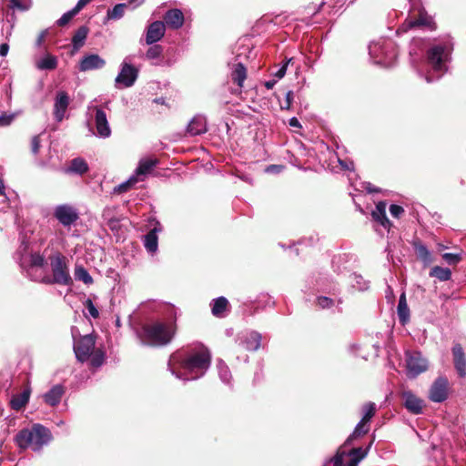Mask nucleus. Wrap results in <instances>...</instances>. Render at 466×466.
Here are the masks:
<instances>
[{"instance_id":"obj_1","label":"nucleus","mask_w":466,"mask_h":466,"mask_svg":"<svg viewBox=\"0 0 466 466\" xmlns=\"http://www.w3.org/2000/svg\"><path fill=\"white\" fill-rule=\"evenodd\" d=\"M211 354L207 348L171 356L168 368L171 373L182 380H195L205 375L210 366Z\"/></svg>"},{"instance_id":"obj_2","label":"nucleus","mask_w":466,"mask_h":466,"mask_svg":"<svg viewBox=\"0 0 466 466\" xmlns=\"http://www.w3.org/2000/svg\"><path fill=\"white\" fill-rule=\"evenodd\" d=\"M453 49V43L451 39L432 43L427 49V56L422 65L424 76L420 77L427 83H433L441 79L449 71Z\"/></svg>"},{"instance_id":"obj_3","label":"nucleus","mask_w":466,"mask_h":466,"mask_svg":"<svg viewBox=\"0 0 466 466\" xmlns=\"http://www.w3.org/2000/svg\"><path fill=\"white\" fill-rule=\"evenodd\" d=\"M170 311L171 314L174 315L173 323L155 321L142 326L139 333V339L142 345L162 347L170 343L175 334L177 309L172 307Z\"/></svg>"},{"instance_id":"obj_4","label":"nucleus","mask_w":466,"mask_h":466,"mask_svg":"<svg viewBox=\"0 0 466 466\" xmlns=\"http://www.w3.org/2000/svg\"><path fill=\"white\" fill-rule=\"evenodd\" d=\"M49 261L52 274L43 275L37 269L32 276V281L46 285L73 286L74 281L70 275L67 258L60 252H56L49 256Z\"/></svg>"},{"instance_id":"obj_5","label":"nucleus","mask_w":466,"mask_h":466,"mask_svg":"<svg viewBox=\"0 0 466 466\" xmlns=\"http://www.w3.org/2000/svg\"><path fill=\"white\" fill-rule=\"evenodd\" d=\"M20 244L14 253V259L19 265L22 273L32 280L37 268H43L46 265V259L43 254L35 251L27 237L19 238Z\"/></svg>"},{"instance_id":"obj_6","label":"nucleus","mask_w":466,"mask_h":466,"mask_svg":"<svg viewBox=\"0 0 466 466\" xmlns=\"http://www.w3.org/2000/svg\"><path fill=\"white\" fill-rule=\"evenodd\" d=\"M52 441L51 431L40 423L21 430L15 436V442L20 449H31L34 452H41Z\"/></svg>"},{"instance_id":"obj_7","label":"nucleus","mask_w":466,"mask_h":466,"mask_svg":"<svg viewBox=\"0 0 466 466\" xmlns=\"http://www.w3.org/2000/svg\"><path fill=\"white\" fill-rule=\"evenodd\" d=\"M369 55L372 62L383 67L394 66L398 49L393 40L390 38H380L369 45Z\"/></svg>"},{"instance_id":"obj_8","label":"nucleus","mask_w":466,"mask_h":466,"mask_svg":"<svg viewBox=\"0 0 466 466\" xmlns=\"http://www.w3.org/2000/svg\"><path fill=\"white\" fill-rule=\"evenodd\" d=\"M431 42L421 37H413L409 46L410 63L419 76H424L423 62L427 56V49Z\"/></svg>"},{"instance_id":"obj_9","label":"nucleus","mask_w":466,"mask_h":466,"mask_svg":"<svg viewBox=\"0 0 466 466\" xmlns=\"http://www.w3.org/2000/svg\"><path fill=\"white\" fill-rule=\"evenodd\" d=\"M322 291L327 295L317 296L316 305L320 309H331L335 307L338 313H342L343 299L340 296L341 291L339 285L332 283L329 288L323 289Z\"/></svg>"},{"instance_id":"obj_10","label":"nucleus","mask_w":466,"mask_h":466,"mask_svg":"<svg viewBox=\"0 0 466 466\" xmlns=\"http://www.w3.org/2000/svg\"><path fill=\"white\" fill-rule=\"evenodd\" d=\"M127 60L128 57L123 60L120 71L115 79V86L118 89L132 86L138 77V69Z\"/></svg>"},{"instance_id":"obj_11","label":"nucleus","mask_w":466,"mask_h":466,"mask_svg":"<svg viewBox=\"0 0 466 466\" xmlns=\"http://www.w3.org/2000/svg\"><path fill=\"white\" fill-rule=\"evenodd\" d=\"M96 345V337L92 334H87L78 338L77 341L74 342V352L76 358L80 362H86L89 360Z\"/></svg>"},{"instance_id":"obj_12","label":"nucleus","mask_w":466,"mask_h":466,"mask_svg":"<svg viewBox=\"0 0 466 466\" xmlns=\"http://www.w3.org/2000/svg\"><path fill=\"white\" fill-rule=\"evenodd\" d=\"M262 335L257 330H246L236 337V343L248 351H257L261 347Z\"/></svg>"},{"instance_id":"obj_13","label":"nucleus","mask_w":466,"mask_h":466,"mask_svg":"<svg viewBox=\"0 0 466 466\" xmlns=\"http://www.w3.org/2000/svg\"><path fill=\"white\" fill-rule=\"evenodd\" d=\"M406 364L408 370V376L410 378H416L420 373L428 369V361L424 359L420 352H407Z\"/></svg>"},{"instance_id":"obj_14","label":"nucleus","mask_w":466,"mask_h":466,"mask_svg":"<svg viewBox=\"0 0 466 466\" xmlns=\"http://www.w3.org/2000/svg\"><path fill=\"white\" fill-rule=\"evenodd\" d=\"M54 217L64 227L74 225L79 218L76 208L68 204L58 205L55 208Z\"/></svg>"},{"instance_id":"obj_15","label":"nucleus","mask_w":466,"mask_h":466,"mask_svg":"<svg viewBox=\"0 0 466 466\" xmlns=\"http://www.w3.org/2000/svg\"><path fill=\"white\" fill-rule=\"evenodd\" d=\"M449 380L444 376H439L429 390V399L436 403H441L448 398Z\"/></svg>"},{"instance_id":"obj_16","label":"nucleus","mask_w":466,"mask_h":466,"mask_svg":"<svg viewBox=\"0 0 466 466\" xmlns=\"http://www.w3.org/2000/svg\"><path fill=\"white\" fill-rule=\"evenodd\" d=\"M95 125L96 136L101 138H107L111 136V128L106 112L99 106H95Z\"/></svg>"},{"instance_id":"obj_17","label":"nucleus","mask_w":466,"mask_h":466,"mask_svg":"<svg viewBox=\"0 0 466 466\" xmlns=\"http://www.w3.org/2000/svg\"><path fill=\"white\" fill-rule=\"evenodd\" d=\"M162 22L165 24V27L177 30L183 26L185 16L180 9L171 8L165 13Z\"/></svg>"},{"instance_id":"obj_18","label":"nucleus","mask_w":466,"mask_h":466,"mask_svg":"<svg viewBox=\"0 0 466 466\" xmlns=\"http://www.w3.org/2000/svg\"><path fill=\"white\" fill-rule=\"evenodd\" d=\"M106 61L97 54L84 56L79 61L78 69L81 72L101 69L105 66Z\"/></svg>"},{"instance_id":"obj_19","label":"nucleus","mask_w":466,"mask_h":466,"mask_svg":"<svg viewBox=\"0 0 466 466\" xmlns=\"http://www.w3.org/2000/svg\"><path fill=\"white\" fill-rule=\"evenodd\" d=\"M454 369L460 378L466 376V356L462 346L460 343H454L451 349Z\"/></svg>"},{"instance_id":"obj_20","label":"nucleus","mask_w":466,"mask_h":466,"mask_svg":"<svg viewBox=\"0 0 466 466\" xmlns=\"http://www.w3.org/2000/svg\"><path fill=\"white\" fill-rule=\"evenodd\" d=\"M166 27L162 21H154L147 27L146 31L145 41L147 45H153L162 39L165 35Z\"/></svg>"},{"instance_id":"obj_21","label":"nucleus","mask_w":466,"mask_h":466,"mask_svg":"<svg viewBox=\"0 0 466 466\" xmlns=\"http://www.w3.org/2000/svg\"><path fill=\"white\" fill-rule=\"evenodd\" d=\"M417 27V26H424L429 28L431 31L436 29V24L433 21L432 17L428 15L424 9L420 10L418 18H410V20H406L402 27Z\"/></svg>"},{"instance_id":"obj_22","label":"nucleus","mask_w":466,"mask_h":466,"mask_svg":"<svg viewBox=\"0 0 466 466\" xmlns=\"http://www.w3.org/2000/svg\"><path fill=\"white\" fill-rule=\"evenodd\" d=\"M69 96L66 92L60 91L56 94L54 105V116L56 121L61 122L63 120L69 105Z\"/></svg>"},{"instance_id":"obj_23","label":"nucleus","mask_w":466,"mask_h":466,"mask_svg":"<svg viewBox=\"0 0 466 466\" xmlns=\"http://www.w3.org/2000/svg\"><path fill=\"white\" fill-rule=\"evenodd\" d=\"M387 202L384 200L379 201L376 204L375 209L371 212L373 220L378 222L383 228L390 230L392 223L390 221L386 215Z\"/></svg>"},{"instance_id":"obj_24","label":"nucleus","mask_w":466,"mask_h":466,"mask_svg":"<svg viewBox=\"0 0 466 466\" xmlns=\"http://www.w3.org/2000/svg\"><path fill=\"white\" fill-rule=\"evenodd\" d=\"M64 394L65 387L61 384H56L43 395V400L46 405L55 407L59 404Z\"/></svg>"},{"instance_id":"obj_25","label":"nucleus","mask_w":466,"mask_h":466,"mask_svg":"<svg viewBox=\"0 0 466 466\" xmlns=\"http://www.w3.org/2000/svg\"><path fill=\"white\" fill-rule=\"evenodd\" d=\"M208 130L207 120L201 115L195 116L187 127V133L192 137L199 136L206 133Z\"/></svg>"},{"instance_id":"obj_26","label":"nucleus","mask_w":466,"mask_h":466,"mask_svg":"<svg viewBox=\"0 0 466 466\" xmlns=\"http://www.w3.org/2000/svg\"><path fill=\"white\" fill-rule=\"evenodd\" d=\"M158 164L157 159H141L134 171L133 176L137 181H144L145 177Z\"/></svg>"},{"instance_id":"obj_27","label":"nucleus","mask_w":466,"mask_h":466,"mask_svg":"<svg viewBox=\"0 0 466 466\" xmlns=\"http://www.w3.org/2000/svg\"><path fill=\"white\" fill-rule=\"evenodd\" d=\"M63 170L64 173L68 175L83 176L89 170V167L86 161L84 158L76 157L73 158L70 161L69 166L65 167Z\"/></svg>"},{"instance_id":"obj_28","label":"nucleus","mask_w":466,"mask_h":466,"mask_svg":"<svg viewBox=\"0 0 466 466\" xmlns=\"http://www.w3.org/2000/svg\"><path fill=\"white\" fill-rule=\"evenodd\" d=\"M375 411L376 410H366L364 416L362 417L360 421L356 425L353 433L351 434L348 441H350L351 438H358L360 436H362L369 431V422L375 415Z\"/></svg>"},{"instance_id":"obj_29","label":"nucleus","mask_w":466,"mask_h":466,"mask_svg":"<svg viewBox=\"0 0 466 466\" xmlns=\"http://www.w3.org/2000/svg\"><path fill=\"white\" fill-rule=\"evenodd\" d=\"M30 395V387H25L22 391L13 394L9 400L10 408H24L28 403Z\"/></svg>"},{"instance_id":"obj_30","label":"nucleus","mask_w":466,"mask_h":466,"mask_svg":"<svg viewBox=\"0 0 466 466\" xmlns=\"http://www.w3.org/2000/svg\"><path fill=\"white\" fill-rule=\"evenodd\" d=\"M159 230L160 228L155 227L144 236V247L146 250L150 254H154L158 248L157 232Z\"/></svg>"},{"instance_id":"obj_31","label":"nucleus","mask_w":466,"mask_h":466,"mask_svg":"<svg viewBox=\"0 0 466 466\" xmlns=\"http://www.w3.org/2000/svg\"><path fill=\"white\" fill-rule=\"evenodd\" d=\"M397 314L401 325H406L410 321V309L407 304L405 292H402L399 298Z\"/></svg>"},{"instance_id":"obj_32","label":"nucleus","mask_w":466,"mask_h":466,"mask_svg":"<svg viewBox=\"0 0 466 466\" xmlns=\"http://www.w3.org/2000/svg\"><path fill=\"white\" fill-rule=\"evenodd\" d=\"M228 306L227 298L220 296L213 299L210 302L211 312L215 317L221 318L224 316L225 311Z\"/></svg>"},{"instance_id":"obj_33","label":"nucleus","mask_w":466,"mask_h":466,"mask_svg":"<svg viewBox=\"0 0 466 466\" xmlns=\"http://www.w3.org/2000/svg\"><path fill=\"white\" fill-rule=\"evenodd\" d=\"M89 28L86 25H81L72 37V46L75 51L79 50L86 42Z\"/></svg>"},{"instance_id":"obj_34","label":"nucleus","mask_w":466,"mask_h":466,"mask_svg":"<svg viewBox=\"0 0 466 466\" xmlns=\"http://www.w3.org/2000/svg\"><path fill=\"white\" fill-rule=\"evenodd\" d=\"M74 277L76 280L82 281L86 285H91L94 282L92 276L82 265H76Z\"/></svg>"},{"instance_id":"obj_35","label":"nucleus","mask_w":466,"mask_h":466,"mask_svg":"<svg viewBox=\"0 0 466 466\" xmlns=\"http://www.w3.org/2000/svg\"><path fill=\"white\" fill-rule=\"evenodd\" d=\"M246 77V67L242 63H238L231 73V78L233 82L236 83L238 86H242Z\"/></svg>"},{"instance_id":"obj_36","label":"nucleus","mask_w":466,"mask_h":466,"mask_svg":"<svg viewBox=\"0 0 466 466\" xmlns=\"http://www.w3.org/2000/svg\"><path fill=\"white\" fill-rule=\"evenodd\" d=\"M217 368L221 381L226 385H231L232 375L228 365L222 360H218Z\"/></svg>"},{"instance_id":"obj_37","label":"nucleus","mask_w":466,"mask_h":466,"mask_svg":"<svg viewBox=\"0 0 466 466\" xmlns=\"http://www.w3.org/2000/svg\"><path fill=\"white\" fill-rule=\"evenodd\" d=\"M57 66V58L52 55H46L36 63L40 70H54Z\"/></svg>"},{"instance_id":"obj_38","label":"nucleus","mask_w":466,"mask_h":466,"mask_svg":"<svg viewBox=\"0 0 466 466\" xmlns=\"http://www.w3.org/2000/svg\"><path fill=\"white\" fill-rule=\"evenodd\" d=\"M402 398L404 400V408H423V400L410 391H404Z\"/></svg>"},{"instance_id":"obj_39","label":"nucleus","mask_w":466,"mask_h":466,"mask_svg":"<svg viewBox=\"0 0 466 466\" xmlns=\"http://www.w3.org/2000/svg\"><path fill=\"white\" fill-rule=\"evenodd\" d=\"M127 4L120 3L116 4L113 6V8H110L106 12V17L109 20H118L124 16L125 10L127 8Z\"/></svg>"},{"instance_id":"obj_40","label":"nucleus","mask_w":466,"mask_h":466,"mask_svg":"<svg viewBox=\"0 0 466 466\" xmlns=\"http://www.w3.org/2000/svg\"><path fill=\"white\" fill-rule=\"evenodd\" d=\"M137 182H138L137 179L133 175H131L128 179H127L126 181L116 186L112 190V194H122V193L127 192Z\"/></svg>"},{"instance_id":"obj_41","label":"nucleus","mask_w":466,"mask_h":466,"mask_svg":"<svg viewBox=\"0 0 466 466\" xmlns=\"http://www.w3.org/2000/svg\"><path fill=\"white\" fill-rule=\"evenodd\" d=\"M413 248L415 249L417 257L424 262H430L431 259V254L428 248L420 243V241L413 243Z\"/></svg>"},{"instance_id":"obj_42","label":"nucleus","mask_w":466,"mask_h":466,"mask_svg":"<svg viewBox=\"0 0 466 466\" xmlns=\"http://www.w3.org/2000/svg\"><path fill=\"white\" fill-rule=\"evenodd\" d=\"M430 275L437 278L441 281H446L451 278V271L448 268L435 266L431 269Z\"/></svg>"},{"instance_id":"obj_43","label":"nucleus","mask_w":466,"mask_h":466,"mask_svg":"<svg viewBox=\"0 0 466 466\" xmlns=\"http://www.w3.org/2000/svg\"><path fill=\"white\" fill-rule=\"evenodd\" d=\"M350 278L352 287L357 289L358 290L365 291L370 288V282L368 280H365L361 275L352 273L350 275Z\"/></svg>"},{"instance_id":"obj_44","label":"nucleus","mask_w":466,"mask_h":466,"mask_svg":"<svg viewBox=\"0 0 466 466\" xmlns=\"http://www.w3.org/2000/svg\"><path fill=\"white\" fill-rule=\"evenodd\" d=\"M33 5L32 0H9V7L20 12L28 11Z\"/></svg>"},{"instance_id":"obj_45","label":"nucleus","mask_w":466,"mask_h":466,"mask_svg":"<svg viewBox=\"0 0 466 466\" xmlns=\"http://www.w3.org/2000/svg\"><path fill=\"white\" fill-rule=\"evenodd\" d=\"M106 354L104 350L97 349L95 351L91 353V356L89 358L90 360V365L93 368H99L103 365L105 361Z\"/></svg>"},{"instance_id":"obj_46","label":"nucleus","mask_w":466,"mask_h":466,"mask_svg":"<svg viewBox=\"0 0 466 466\" xmlns=\"http://www.w3.org/2000/svg\"><path fill=\"white\" fill-rule=\"evenodd\" d=\"M151 46L146 52V58L154 60L159 58L163 53V47L160 45H150Z\"/></svg>"},{"instance_id":"obj_47","label":"nucleus","mask_w":466,"mask_h":466,"mask_svg":"<svg viewBox=\"0 0 466 466\" xmlns=\"http://www.w3.org/2000/svg\"><path fill=\"white\" fill-rule=\"evenodd\" d=\"M327 5V2L325 0H323L320 4L319 5H314V4H310L309 5H307L305 7V14L309 16V17H312L314 16L315 15H317L322 8L323 6Z\"/></svg>"},{"instance_id":"obj_48","label":"nucleus","mask_w":466,"mask_h":466,"mask_svg":"<svg viewBox=\"0 0 466 466\" xmlns=\"http://www.w3.org/2000/svg\"><path fill=\"white\" fill-rule=\"evenodd\" d=\"M0 196L3 198V202H11L13 198H16L17 195L15 191L5 192L4 181L0 178Z\"/></svg>"},{"instance_id":"obj_49","label":"nucleus","mask_w":466,"mask_h":466,"mask_svg":"<svg viewBox=\"0 0 466 466\" xmlns=\"http://www.w3.org/2000/svg\"><path fill=\"white\" fill-rule=\"evenodd\" d=\"M84 305L90 317H92L93 319H97L99 317V311L90 298L86 299Z\"/></svg>"},{"instance_id":"obj_50","label":"nucleus","mask_w":466,"mask_h":466,"mask_svg":"<svg viewBox=\"0 0 466 466\" xmlns=\"http://www.w3.org/2000/svg\"><path fill=\"white\" fill-rule=\"evenodd\" d=\"M165 62L164 64L167 66H172L176 63L177 56V49L174 47H169L167 49L165 54Z\"/></svg>"},{"instance_id":"obj_51","label":"nucleus","mask_w":466,"mask_h":466,"mask_svg":"<svg viewBox=\"0 0 466 466\" xmlns=\"http://www.w3.org/2000/svg\"><path fill=\"white\" fill-rule=\"evenodd\" d=\"M76 15L77 13L72 8L71 10L62 15V16L56 21V25L58 26H64L68 24L69 21Z\"/></svg>"},{"instance_id":"obj_52","label":"nucleus","mask_w":466,"mask_h":466,"mask_svg":"<svg viewBox=\"0 0 466 466\" xmlns=\"http://www.w3.org/2000/svg\"><path fill=\"white\" fill-rule=\"evenodd\" d=\"M442 258L449 265H456L461 260L462 257L461 253H444L442 254Z\"/></svg>"},{"instance_id":"obj_53","label":"nucleus","mask_w":466,"mask_h":466,"mask_svg":"<svg viewBox=\"0 0 466 466\" xmlns=\"http://www.w3.org/2000/svg\"><path fill=\"white\" fill-rule=\"evenodd\" d=\"M368 454L367 450L362 449L361 447L352 449L348 455L353 459H359L360 461H362Z\"/></svg>"},{"instance_id":"obj_54","label":"nucleus","mask_w":466,"mask_h":466,"mask_svg":"<svg viewBox=\"0 0 466 466\" xmlns=\"http://www.w3.org/2000/svg\"><path fill=\"white\" fill-rule=\"evenodd\" d=\"M293 99H294V93L292 90H289L285 95V101L280 104V108L282 110H289L291 107Z\"/></svg>"},{"instance_id":"obj_55","label":"nucleus","mask_w":466,"mask_h":466,"mask_svg":"<svg viewBox=\"0 0 466 466\" xmlns=\"http://www.w3.org/2000/svg\"><path fill=\"white\" fill-rule=\"evenodd\" d=\"M345 455V451H338L336 455L329 461V463H332L333 466H343V458Z\"/></svg>"},{"instance_id":"obj_56","label":"nucleus","mask_w":466,"mask_h":466,"mask_svg":"<svg viewBox=\"0 0 466 466\" xmlns=\"http://www.w3.org/2000/svg\"><path fill=\"white\" fill-rule=\"evenodd\" d=\"M15 118V114H4L0 116V127H8Z\"/></svg>"},{"instance_id":"obj_57","label":"nucleus","mask_w":466,"mask_h":466,"mask_svg":"<svg viewBox=\"0 0 466 466\" xmlns=\"http://www.w3.org/2000/svg\"><path fill=\"white\" fill-rule=\"evenodd\" d=\"M390 212L393 218H399L404 213V208L400 205L391 204L390 206Z\"/></svg>"},{"instance_id":"obj_58","label":"nucleus","mask_w":466,"mask_h":466,"mask_svg":"<svg viewBox=\"0 0 466 466\" xmlns=\"http://www.w3.org/2000/svg\"><path fill=\"white\" fill-rule=\"evenodd\" d=\"M106 225L112 230V231H118L120 228V220L114 217L113 218H110L107 222H106Z\"/></svg>"},{"instance_id":"obj_59","label":"nucleus","mask_w":466,"mask_h":466,"mask_svg":"<svg viewBox=\"0 0 466 466\" xmlns=\"http://www.w3.org/2000/svg\"><path fill=\"white\" fill-rule=\"evenodd\" d=\"M40 148V139L38 136L33 137L31 140V151L34 155H37Z\"/></svg>"},{"instance_id":"obj_60","label":"nucleus","mask_w":466,"mask_h":466,"mask_svg":"<svg viewBox=\"0 0 466 466\" xmlns=\"http://www.w3.org/2000/svg\"><path fill=\"white\" fill-rule=\"evenodd\" d=\"M284 170V166L282 165H269L266 167L265 171L267 173L271 174H279Z\"/></svg>"},{"instance_id":"obj_61","label":"nucleus","mask_w":466,"mask_h":466,"mask_svg":"<svg viewBox=\"0 0 466 466\" xmlns=\"http://www.w3.org/2000/svg\"><path fill=\"white\" fill-rule=\"evenodd\" d=\"M114 209L111 208H105L102 212V218L105 222H107L110 218H113L114 216Z\"/></svg>"},{"instance_id":"obj_62","label":"nucleus","mask_w":466,"mask_h":466,"mask_svg":"<svg viewBox=\"0 0 466 466\" xmlns=\"http://www.w3.org/2000/svg\"><path fill=\"white\" fill-rule=\"evenodd\" d=\"M290 61V59L289 61H287L286 63H284L273 75L274 76H276L278 79H280L282 78L286 72H287V67H288V64L289 62Z\"/></svg>"},{"instance_id":"obj_63","label":"nucleus","mask_w":466,"mask_h":466,"mask_svg":"<svg viewBox=\"0 0 466 466\" xmlns=\"http://www.w3.org/2000/svg\"><path fill=\"white\" fill-rule=\"evenodd\" d=\"M13 29L14 27L12 25L4 24L1 29L2 35H5L6 39H9L12 35Z\"/></svg>"},{"instance_id":"obj_64","label":"nucleus","mask_w":466,"mask_h":466,"mask_svg":"<svg viewBox=\"0 0 466 466\" xmlns=\"http://www.w3.org/2000/svg\"><path fill=\"white\" fill-rule=\"evenodd\" d=\"M91 0H78L73 9L78 14Z\"/></svg>"}]
</instances>
